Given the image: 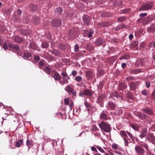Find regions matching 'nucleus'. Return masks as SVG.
Returning a JSON list of instances; mask_svg holds the SVG:
<instances>
[{"instance_id": "obj_1", "label": "nucleus", "mask_w": 155, "mask_h": 155, "mask_svg": "<svg viewBox=\"0 0 155 155\" xmlns=\"http://www.w3.org/2000/svg\"><path fill=\"white\" fill-rule=\"evenodd\" d=\"M99 125L102 131L106 132H110L111 130V128L109 124L104 121H101L99 123Z\"/></svg>"}, {"instance_id": "obj_2", "label": "nucleus", "mask_w": 155, "mask_h": 155, "mask_svg": "<svg viewBox=\"0 0 155 155\" xmlns=\"http://www.w3.org/2000/svg\"><path fill=\"white\" fill-rule=\"evenodd\" d=\"M153 4L152 2H148L143 4L139 8L140 11H142L151 9L153 7Z\"/></svg>"}, {"instance_id": "obj_3", "label": "nucleus", "mask_w": 155, "mask_h": 155, "mask_svg": "<svg viewBox=\"0 0 155 155\" xmlns=\"http://www.w3.org/2000/svg\"><path fill=\"white\" fill-rule=\"evenodd\" d=\"M134 114L135 116L142 120L147 119L149 118V116L141 112L135 111Z\"/></svg>"}, {"instance_id": "obj_4", "label": "nucleus", "mask_w": 155, "mask_h": 155, "mask_svg": "<svg viewBox=\"0 0 155 155\" xmlns=\"http://www.w3.org/2000/svg\"><path fill=\"white\" fill-rule=\"evenodd\" d=\"M111 97L114 100H117L118 98L121 99L122 101H123L122 96L121 95V93L119 94L116 91H114L111 94Z\"/></svg>"}, {"instance_id": "obj_5", "label": "nucleus", "mask_w": 155, "mask_h": 155, "mask_svg": "<svg viewBox=\"0 0 155 155\" xmlns=\"http://www.w3.org/2000/svg\"><path fill=\"white\" fill-rule=\"evenodd\" d=\"M139 82L131 81L128 83L130 89L132 91H134L138 88L139 84Z\"/></svg>"}, {"instance_id": "obj_6", "label": "nucleus", "mask_w": 155, "mask_h": 155, "mask_svg": "<svg viewBox=\"0 0 155 155\" xmlns=\"http://www.w3.org/2000/svg\"><path fill=\"white\" fill-rule=\"evenodd\" d=\"M141 110L143 113H146L152 116L154 114L153 110L148 107H143Z\"/></svg>"}, {"instance_id": "obj_7", "label": "nucleus", "mask_w": 155, "mask_h": 155, "mask_svg": "<svg viewBox=\"0 0 155 155\" xmlns=\"http://www.w3.org/2000/svg\"><path fill=\"white\" fill-rule=\"evenodd\" d=\"M61 21L58 19H54L51 21V23L52 26L56 27H58L60 26L61 24Z\"/></svg>"}, {"instance_id": "obj_8", "label": "nucleus", "mask_w": 155, "mask_h": 155, "mask_svg": "<svg viewBox=\"0 0 155 155\" xmlns=\"http://www.w3.org/2000/svg\"><path fill=\"white\" fill-rule=\"evenodd\" d=\"M92 91L88 89H86L83 91V92L81 93H79V95L80 96L81 95H86L88 96H91L93 95Z\"/></svg>"}, {"instance_id": "obj_9", "label": "nucleus", "mask_w": 155, "mask_h": 155, "mask_svg": "<svg viewBox=\"0 0 155 155\" xmlns=\"http://www.w3.org/2000/svg\"><path fill=\"white\" fill-rule=\"evenodd\" d=\"M51 75L55 80L60 81L61 79V76L57 72H53L51 74Z\"/></svg>"}, {"instance_id": "obj_10", "label": "nucleus", "mask_w": 155, "mask_h": 155, "mask_svg": "<svg viewBox=\"0 0 155 155\" xmlns=\"http://www.w3.org/2000/svg\"><path fill=\"white\" fill-rule=\"evenodd\" d=\"M82 20L85 25H88L91 24V18L87 15H84L82 17Z\"/></svg>"}, {"instance_id": "obj_11", "label": "nucleus", "mask_w": 155, "mask_h": 155, "mask_svg": "<svg viewBox=\"0 0 155 155\" xmlns=\"http://www.w3.org/2000/svg\"><path fill=\"white\" fill-rule=\"evenodd\" d=\"M12 39L15 42L17 43H21L23 40V38L18 35H15L12 37Z\"/></svg>"}, {"instance_id": "obj_12", "label": "nucleus", "mask_w": 155, "mask_h": 155, "mask_svg": "<svg viewBox=\"0 0 155 155\" xmlns=\"http://www.w3.org/2000/svg\"><path fill=\"white\" fill-rule=\"evenodd\" d=\"M107 106L109 110H114L116 107V104L111 101L108 102Z\"/></svg>"}, {"instance_id": "obj_13", "label": "nucleus", "mask_w": 155, "mask_h": 155, "mask_svg": "<svg viewBox=\"0 0 155 155\" xmlns=\"http://www.w3.org/2000/svg\"><path fill=\"white\" fill-rule=\"evenodd\" d=\"M112 24L108 21H101L98 23V26L102 27H106L109 26H110Z\"/></svg>"}, {"instance_id": "obj_14", "label": "nucleus", "mask_w": 155, "mask_h": 155, "mask_svg": "<svg viewBox=\"0 0 155 155\" xmlns=\"http://www.w3.org/2000/svg\"><path fill=\"white\" fill-rule=\"evenodd\" d=\"M105 98V96L103 94L99 95L97 98V102L99 104H102Z\"/></svg>"}, {"instance_id": "obj_15", "label": "nucleus", "mask_w": 155, "mask_h": 155, "mask_svg": "<svg viewBox=\"0 0 155 155\" xmlns=\"http://www.w3.org/2000/svg\"><path fill=\"white\" fill-rule=\"evenodd\" d=\"M8 46L10 48L13 49L15 51H18L19 50V47L18 45H16L15 44H12L9 43Z\"/></svg>"}, {"instance_id": "obj_16", "label": "nucleus", "mask_w": 155, "mask_h": 155, "mask_svg": "<svg viewBox=\"0 0 155 155\" xmlns=\"http://www.w3.org/2000/svg\"><path fill=\"white\" fill-rule=\"evenodd\" d=\"M147 138L148 139V140L150 142L155 140V137L152 133L148 134Z\"/></svg>"}, {"instance_id": "obj_17", "label": "nucleus", "mask_w": 155, "mask_h": 155, "mask_svg": "<svg viewBox=\"0 0 155 155\" xmlns=\"http://www.w3.org/2000/svg\"><path fill=\"white\" fill-rule=\"evenodd\" d=\"M106 113H107V111H104L101 113L100 117L101 119L106 120L107 119V116Z\"/></svg>"}, {"instance_id": "obj_18", "label": "nucleus", "mask_w": 155, "mask_h": 155, "mask_svg": "<svg viewBox=\"0 0 155 155\" xmlns=\"http://www.w3.org/2000/svg\"><path fill=\"white\" fill-rule=\"evenodd\" d=\"M126 25L122 23L119 24L117 26L115 27L114 29L116 31H118L122 29L125 27Z\"/></svg>"}, {"instance_id": "obj_19", "label": "nucleus", "mask_w": 155, "mask_h": 155, "mask_svg": "<svg viewBox=\"0 0 155 155\" xmlns=\"http://www.w3.org/2000/svg\"><path fill=\"white\" fill-rule=\"evenodd\" d=\"M62 80H61L59 81V83L61 85H64V84H68L69 81L66 77H62Z\"/></svg>"}, {"instance_id": "obj_20", "label": "nucleus", "mask_w": 155, "mask_h": 155, "mask_svg": "<svg viewBox=\"0 0 155 155\" xmlns=\"http://www.w3.org/2000/svg\"><path fill=\"white\" fill-rule=\"evenodd\" d=\"M127 87V84L124 82H121L119 83V88L120 90H123Z\"/></svg>"}, {"instance_id": "obj_21", "label": "nucleus", "mask_w": 155, "mask_h": 155, "mask_svg": "<svg viewBox=\"0 0 155 155\" xmlns=\"http://www.w3.org/2000/svg\"><path fill=\"white\" fill-rule=\"evenodd\" d=\"M67 46L65 44H59L58 46V48L60 50L64 51L66 49Z\"/></svg>"}, {"instance_id": "obj_22", "label": "nucleus", "mask_w": 155, "mask_h": 155, "mask_svg": "<svg viewBox=\"0 0 155 155\" xmlns=\"http://www.w3.org/2000/svg\"><path fill=\"white\" fill-rule=\"evenodd\" d=\"M86 77L88 79H90L91 78L93 77V74L92 72L88 70L86 71Z\"/></svg>"}, {"instance_id": "obj_23", "label": "nucleus", "mask_w": 155, "mask_h": 155, "mask_svg": "<svg viewBox=\"0 0 155 155\" xmlns=\"http://www.w3.org/2000/svg\"><path fill=\"white\" fill-rule=\"evenodd\" d=\"M51 52L52 54L56 56H58L61 54L60 52L57 49H54V50H51Z\"/></svg>"}, {"instance_id": "obj_24", "label": "nucleus", "mask_w": 155, "mask_h": 155, "mask_svg": "<svg viewBox=\"0 0 155 155\" xmlns=\"http://www.w3.org/2000/svg\"><path fill=\"white\" fill-rule=\"evenodd\" d=\"M147 129L146 128H144L142 130L141 133L139 135L140 137L141 138H143L147 135Z\"/></svg>"}, {"instance_id": "obj_25", "label": "nucleus", "mask_w": 155, "mask_h": 155, "mask_svg": "<svg viewBox=\"0 0 155 155\" xmlns=\"http://www.w3.org/2000/svg\"><path fill=\"white\" fill-rule=\"evenodd\" d=\"M113 5L115 6H118L122 4V2L120 0H115L113 3Z\"/></svg>"}, {"instance_id": "obj_26", "label": "nucleus", "mask_w": 155, "mask_h": 155, "mask_svg": "<svg viewBox=\"0 0 155 155\" xmlns=\"http://www.w3.org/2000/svg\"><path fill=\"white\" fill-rule=\"evenodd\" d=\"M120 134L121 136L123 138L128 137L127 133L124 130H121L120 131Z\"/></svg>"}, {"instance_id": "obj_27", "label": "nucleus", "mask_w": 155, "mask_h": 155, "mask_svg": "<svg viewBox=\"0 0 155 155\" xmlns=\"http://www.w3.org/2000/svg\"><path fill=\"white\" fill-rule=\"evenodd\" d=\"M126 92H127V96L128 98L132 99V100H134V95L132 93H131L130 91H125V93H126Z\"/></svg>"}, {"instance_id": "obj_28", "label": "nucleus", "mask_w": 155, "mask_h": 155, "mask_svg": "<svg viewBox=\"0 0 155 155\" xmlns=\"http://www.w3.org/2000/svg\"><path fill=\"white\" fill-rule=\"evenodd\" d=\"M140 72H141V70L140 69H134L131 70L130 71V73L132 74H137Z\"/></svg>"}, {"instance_id": "obj_29", "label": "nucleus", "mask_w": 155, "mask_h": 155, "mask_svg": "<svg viewBox=\"0 0 155 155\" xmlns=\"http://www.w3.org/2000/svg\"><path fill=\"white\" fill-rule=\"evenodd\" d=\"M130 126L134 129L138 131L140 128L139 126L136 124H130Z\"/></svg>"}, {"instance_id": "obj_30", "label": "nucleus", "mask_w": 155, "mask_h": 155, "mask_svg": "<svg viewBox=\"0 0 155 155\" xmlns=\"http://www.w3.org/2000/svg\"><path fill=\"white\" fill-rule=\"evenodd\" d=\"M33 21L34 24L35 25L38 24L40 22L39 18L38 17H35L33 18Z\"/></svg>"}, {"instance_id": "obj_31", "label": "nucleus", "mask_w": 155, "mask_h": 155, "mask_svg": "<svg viewBox=\"0 0 155 155\" xmlns=\"http://www.w3.org/2000/svg\"><path fill=\"white\" fill-rule=\"evenodd\" d=\"M94 33V31L93 30H90V31L87 30L85 32L86 35L89 38H91L92 36V35Z\"/></svg>"}, {"instance_id": "obj_32", "label": "nucleus", "mask_w": 155, "mask_h": 155, "mask_svg": "<svg viewBox=\"0 0 155 155\" xmlns=\"http://www.w3.org/2000/svg\"><path fill=\"white\" fill-rule=\"evenodd\" d=\"M122 112L123 110L122 109L120 108H117L114 114L115 115L119 116L122 114Z\"/></svg>"}, {"instance_id": "obj_33", "label": "nucleus", "mask_w": 155, "mask_h": 155, "mask_svg": "<svg viewBox=\"0 0 155 155\" xmlns=\"http://www.w3.org/2000/svg\"><path fill=\"white\" fill-rule=\"evenodd\" d=\"M62 11L63 9L62 8L60 7L57 8L55 10V13L58 15L61 14Z\"/></svg>"}, {"instance_id": "obj_34", "label": "nucleus", "mask_w": 155, "mask_h": 155, "mask_svg": "<svg viewBox=\"0 0 155 155\" xmlns=\"http://www.w3.org/2000/svg\"><path fill=\"white\" fill-rule=\"evenodd\" d=\"M126 20V16H122L117 18V20L119 22H121L125 21Z\"/></svg>"}, {"instance_id": "obj_35", "label": "nucleus", "mask_w": 155, "mask_h": 155, "mask_svg": "<svg viewBox=\"0 0 155 155\" xmlns=\"http://www.w3.org/2000/svg\"><path fill=\"white\" fill-rule=\"evenodd\" d=\"M31 9L33 11H36L38 9L37 6L35 4H31L30 5Z\"/></svg>"}, {"instance_id": "obj_36", "label": "nucleus", "mask_w": 155, "mask_h": 155, "mask_svg": "<svg viewBox=\"0 0 155 155\" xmlns=\"http://www.w3.org/2000/svg\"><path fill=\"white\" fill-rule=\"evenodd\" d=\"M26 144L28 147V151L30 148L33 145L32 142L30 141L29 139H28L26 142Z\"/></svg>"}, {"instance_id": "obj_37", "label": "nucleus", "mask_w": 155, "mask_h": 155, "mask_svg": "<svg viewBox=\"0 0 155 155\" xmlns=\"http://www.w3.org/2000/svg\"><path fill=\"white\" fill-rule=\"evenodd\" d=\"M49 46V44L46 42H44L42 43L41 47L43 48L47 49Z\"/></svg>"}, {"instance_id": "obj_38", "label": "nucleus", "mask_w": 155, "mask_h": 155, "mask_svg": "<svg viewBox=\"0 0 155 155\" xmlns=\"http://www.w3.org/2000/svg\"><path fill=\"white\" fill-rule=\"evenodd\" d=\"M104 41L101 39H97L96 41V45H97L100 46L103 43Z\"/></svg>"}, {"instance_id": "obj_39", "label": "nucleus", "mask_w": 155, "mask_h": 155, "mask_svg": "<svg viewBox=\"0 0 155 155\" xmlns=\"http://www.w3.org/2000/svg\"><path fill=\"white\" fill-rule=\"evenodd\" d=\"M23 143V140H20L16 142L15 143V146L16 147H19L21 146V144Z\"/></svg>"}, {"instance_id": "obj_40", "label": "nucleus", "mask_w": 155, "mask_h": 155, "mask_svg": "<svg viewBox=\"0 0 155 155\" xmlns=\"http://www.w3.org/2000/svg\"><path fill=\"white\" fill-rule=\"evenodd\" d=\"M84 104L87 108L88 109L87 110L88 111L89 110V108H91L92 107V105L87 101H85Z\"/></svg>"}, {"instance_id": "obj_41", "label": "nucleus", "mask_w": 155, "mask_h": 155, "mask_svg": "<svg viewBox=\"0 0 155 155\" xmlns=\"http://www.w3.org/2000/svg\"><path fill=\"white\" fill-rule=\"evenodd\" d=\"M72 90H73V88H72L70 85H68L65 88V90L68 92H71Z\"/></svg>"}, {"instance_id": "obj_42", "label": "nucleus", "mask_w": 155, "mask_h": 155, "mask_svg": "<svg viewBox=\"0 0 155 155\" xmlns=\"http://www.w3.org/2000/svg\"><path fill=\"white\" fill-rule=\"evenodd\" d=\"M126 133L128 134L129 137L131 138L132 141H133L134 139V137L133 136L132 134L129 131H127Z\"/></svg>"}, {"instance_id": "obj_43", "label": "nucleus", "mask_w": 155, "mask_h": 155, "mask_svg": "<svg viewBox=\"0 0 155 155\" xmlns=\"http://www.w3.org/2000/svg\"><path fill=\"white\" fill-rule=\"evenodd\" d=\"M130 55L129 54H127L123 56H121L119 58V59L121 60L123 59H127L130 58Z\"/></svg>"}, {"instance_id": "obj_44", "label": "nucleus", "mask_w": 155, "mask_h": 155, "mask_svg": "<svg viewBox=\"0 0 155 155\" xmlns=\"http://www.w3.org/2000/svg\"><path fill=\"white\" fill-rule=\"evenodd\" d=\"M82 79V78L81 76H79L76 77L74 78L75 80L78 82H80L81 81Z\"/></svg>"}, {"instance_id": "obj_45", "label": "nucleus", "mask_w": 155, "mask_h": 155, "mask_svg": "<svg viewBox=\"0 0 155 155\" xmlns=\"http://www.w3.org/2000/svg\"><path fill=\"white\" fill-rule=\"evenodd\" d=\"M31 54L29 52H26L24 53L23 56L26 58H29L31 56Z\"/></svg>"}, {"instance_id": "obj_46", "label": "nucleus", "mask_w": 155, "mask_h": 155, "mask_svg": "<svg viewBox=\"0 0 155 155\" xmlns=\"http://www.w3.org/2000/svg\"><path fill=\"white\" fill-rule=\"evenodd\" d=\"M29 48L31 49H35L36 48L35 44L33 42H31L30 43Z\"/></svg>"}, {"instance_id": "obj_47", "label": "nucleus", "mask_w": 155, "mask_h": 155, "mask_svg": "<svg viewBox=\"0 0 155 155\" xmlns=\"http://www.w3.org/2000/svg\"><path fill=\"white\" fill-rule=\"evenodd\" d=\"M103 86V83L102 82H100V83L98 87V89L99 90V91H102V88Z\"/></svg>"}, {"instance_id": "obj_48", "label": "nucleus", "mask_w": 155, "mask_h": 155, "mask_svg": "<svg viewBox=\"0 0 155 155\" xmlns=\"http://www.w3.org/2000/svg\"><path fill=\"white\" fill-rule=\"evenodd\" d=\"M130 9L129 8H127L122 10L121 11V12L122 13H126L130 12Z\"/></svg>"}, {"instance_id": "obj_49", "label": "nucleus", "mask_w": 155, "mask_h": 155, "mask_svg": "<svg viewBox=\"0 0 155 155\" xmlns=\"http://www.w3.org/2000/svg\"><path fill=\"white\" fill-rule=\"evenodd\" d=\"M142 147H143L145 149L147 150H148V144L146 143H144L143 144H141L140 145Z\"/></svg>"}, {"instance_id": "obj_50", "label": "nucleus", "mask_w": 155, "mask_h": 155, "mask_svg": "<svg viewBox=\"0 0 155 155\" xmlns=\"http://www.w3.org/2000/svg\"><path fill=\"white\" fill-rule=\"evenodd\" d=\"M44 71H45V72L48 74H50L51 73L50 72V68L48 67L47 66L45 67L44 68Z\"/></svg>"}, {"instance_id": "obj_51", "label": "nucleus", "mask_w": 155, "mask_h": 155, "mask_svg": "<svg viewBox=\"0 0 155 155\" xmlns=\"http://www.w3.org/2000/svg\"><path fill=\"white\" fill-rule=\"evenodd\" d=\"M126 79L128 81H129L131 80H134L135 78L133 76H130L126 78Z\"/></svg>"}, {"instance_id": "obj_52", "label": "nucleus", "mask_w": 155, "mask_h": 155, "mask_svg": "<svg viewBox=\"0 0 155 155\" xmlns=\"http://www.w3.org/2000/svg\"><path fill=\"white\" fill-rule=\"evenodd\" d=\"M64 104L65 105H69V98H65L64 99Z\"/></svg>"}, {"instance_id": "obj_53", "label": "nucleus", "mask_w": 155, "mask_h": 155, "mask_svg": "<svg viewBox=\"0 0 155 155\" xmlns=\"http://www.w3.org/2000/svg\"><path fill=\"white\" fill-rule=\"evenodd\" d=\"M149 47H155V42H151L149 45Z\"/></svg>"}, {"instance_id": "obj_54", "label": "nucleus", "mask_w": 155, "mask_h": 155, "mask_svg": "<svg viewBox=\"0 0 155 155\" xmlns=\"http://www.w3.org/2000/svg\"><path fill=\"white\" fill-rule=\"evenodd\" d=\"M79 49V46L78 44H76L75 45L74 48V51L77 52L78 51Z\"/></svg>"}, {"instance_id": "obj_55", "label": "nucleus", "mask_w": 155, "mask_h": 155, "mask_svg": "<svg viewBox=\"0 0 155 155\" xmlns=\"http://www.w3.org/2000/svg\"><path fill=\"white\" fill-rule=\"evenodd\" d=\"M124 142V145L125 146H128V140L126 138H124L123 139Z\"/></svg>"}, {"instance_id": "obj_56", "label": "nucleus", "mask_w": 155, "mask_h": 155, "mask_svg": "<svg viewBox=\"0 0 155 155\" xmlns=\"http://www.w3.org/2000/svg\"><path fill=\"white\" fill-rule=\"evenodd\" d=\"M5 31V26H1L0 27V31L2 33L4 32Z\"/></svg>"}, {"instance_id": "obj_57", "label": "nucleus", "mask_w": 155, "mask_h": 155, "mask_svg": "<svg viewBox=\"0 0 155 155\" xmlns=\"http://www.w3.org/2000/svg\"><path fill=\"white\" fill-rule=\"evenodd\" d=\"M73 16V14L71 13H69L68 14V15H67L66 17L68 18H71Z\"/></svg>"}, {"instance_id": "obj_58", "label": "nucleus", "mask_w": 155, "mask_h": 155, "mask_svg": "<svg viewBox=\"0 0 155 155\" xmlns=\"http://www.w3.org/2000/svg\"><path fill=\"white\" fill-rule=\"evenodd\" d=\"M147 15V14L146 13H141L139 15V16L141 18L145 17Z\"/></svg>"}, {"instance_id": "obj_59", "label": "nucleus", "mask_w": 155, "mask_h": 155, "mask_svg": "<svg viewBox=\"0 0 155 155\" xmlns=\"http://www.w3.org/2000/svg\"><path fill=\"white\" fill-rule=\"evenodd\" d=\"M77 74V72L75 70L73 71L71 73V75L73 76H76Z\"/></svg>"}, {"instance_id": "obj_60", "label": "nucleus", "mask_w": 155, "mask_h": 155, "mask_svg": "<svg viewBox=\"0 0 155 155\" xmlns=\"http://www.w3.org/2000/svg\"><path fill=\"white\" fill-rule=\"evenodd\" d=\"M97 148L98 150H99L100 151H101L102 153H104V150L100 146H98L97 147Z\"/></svg>"}, {"instance_id": "obj_61", "label": "nucleus", "mask_w": 155, "mask_h": 155, "mask_svg": "<svg viewBox=\"0 0 155 155\" xmlns=\"http://www.w3.org/2000/svg\"><path fill=\"white\" fill-rule=\"evenodd\" d=\"M61 75L63 77H66L67 76H68V74L67 73H65L64 72H63L61 73Z\"/></svg>"}, {"instance_id": "obj_62", "label": "nucleus", "mask_w": 155, "mask_h": 155, "mask_svg": "<svg viewBox=\"0 0 155 155\" xmlns=\"http://www.w3.org/2000/svg\"><path fill=\"white\" fill-rule=\"evenodd\" d=\"M40 58L38 56L36 55H34V58L36 61H38L40 59Z\"/></svg>"}, {"instance_id": "obj_63", "label": "nucleus", "mask_w": 155, "mask_h": 155, "mask_svg": "<svg viewBox=\"0 0 155 155\" xmlns=\"http://www.w3.org/2000/svg\"><path fill=\"white\" fill-rule=\"evenodd\" d=\"M69 93H71L72 94V95L73 96H76V92L75 91H74L73 90V89L72 90V91L71 92H70Z\"/></svg>"}, {"instance_id": "obj_64", "label": "nucleus", "mask_w": 155, "mask_h": 155, "mask_svg": "<svg viewBox=\"0 0 155 155\" xmlns=\"http://www.w3.org/2000/svg\"><path fill=\"white\" fill-rule=\"evenodd\" d=\"M142 94L145 96H146L147 95V91L146 90H144L142 91Z\"/></svg>"}]
</instances>
